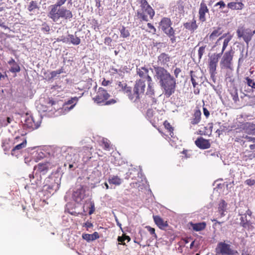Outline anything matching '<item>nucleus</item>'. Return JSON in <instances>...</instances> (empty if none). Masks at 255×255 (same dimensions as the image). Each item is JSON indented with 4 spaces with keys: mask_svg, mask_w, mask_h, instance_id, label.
Returning a JSON list of instances; mask_svg holds the SVG:
<instances>
[{
    "mask_svg": "<svg viewBox=\"0 0 255 255\" xmlns=\"http://www.w3.org/2000/svg\"><path fill=\"white\" fill-rule=\"evenodd\" d=\"M155 76L159 80V84L163 90L166 97H170L174 93L176 87V80L170 73L162 67H154Z\"/></svg>",
    "mask_w": 255,
    "mask_h": 255,
    "instance_id": "obj_1",
    "label": "nucleus"
},
{
    "mask_svg": "<svg viewBox=\"0 0 255 255\" xmlns=\"http://www.w3.org/2000/svg\"><path fill=\"white\" fill-rule=\"evenodd\" d=\"M48 16L53 21L57 22L60 18L70 20L73 17V14L71 10L65 7L50 5Z\"/></svg>",
    "mask_w": 255,
    "mask_h": 255,
    "instance_id": "obj_2",
    "label": "nucleus"
},
{
    "mask_svg": "<svg viewBox=\"0 0 255 255\" xmlns=\"http://www.w3.org/2000/svg\"><path fill=\"white\" fill-rule=\"evenodd\" d=\"M172 22L169 17H163L159 23V28L169 38L171 42L174 43L176 42L175 30L172 27Z\"/></svg>",
    "mask_w": 255,
    "mask_h": 255,
    "instance_id": "obj_3",
    "label": "nucleus"
},
{
    "mask_svg": "<svg viewBox=\"0 0 255 255\" xmlns=\"http://www.w3.org/2000/svg\"><path fill=\"white\" fill-rule=\"evenodd\" d=\"M110 96V95L107 92V90L103 88L100 87L96 93V95L95 97L93 98V100L95 103L99 105H109L115 104L116 101L114 99L107 101Z\"/></svg>",
    "mask_w": 255,
    "mask_h": 255,
    "instance_id": "obj_4",
    "label": "nucleus"
},
{
    "mask_svg": "<svg viewBox=\"0 0 255 255\" xmlns=\"http://www.w3.org/2000/svg\"><path fill=\"white\" fill-rule=\"evenodd\" d=\"M221 54H213L209 57L208 60L209 71L212 79L215 81V76L217 73L216 68L217 67L219 59L221 57Z\"/></svg>",
    "mask_w": 255,
    "mask_h": 255,
    "instance_id": "obj_5",
    "label": "nucleus"
},
{
    "mask_svg": "<svg viewBox=\"0 0 255 255\" xmlns=\"http://www.w3.org/2000/svg\"><path fill=\"white\" fill-rule=\"evenodd\" d=\"M136 14L137 18L140 21H148V15L150 19H152L155 15V11L151 6H149L144 8H139Z\"/></svg>",
    "mask_w": 255,
    "mask_h": 255,
    "instance_id": "obj_6",
    "label": "nucleus"
},
{
    "mask_svg": "<svg viewBox=\"0 0 255 255\" xmlns=\"http://www.w3.org/2000/svg\"><path fill=\"white\" fill-rule=\"evenodd\" d=\"M145 84L144 81L139 79L136 80L133 88V94L129 96L130 100L135 101L140 98L141 95H143L145 91Z\"/></svg>",
    "mask_w": 255,
    "mask_h": 255,
    "instance_id": "obj_7",
    "label": "nucleus"
},
{
    "mask_svg": "<svg viewBox=\"0 0 255 255\" xmlns=\"http://www.w3.org/2000/svg\"><path fill=\"white\" fill-rule=\"evenodd\" d=\"M234 51L232 49L225 52L220 61L221 68L232 69Z\"/></svg>",
    "mask_w": 255,
    "mask_h": 255,
    "instance_id": "obj_8",
    "label": "nucleus"
},
{
    "mask_svg": "<svg viewBox=\"0 0 255 255\" xmlns=\"http://www.w3.org/2000/svg\"><path fill=\"white\" fill-rule=\"evenodd\" d=\"M237 34L238 38H242L247 44L252 39L251 30L249 28H245L244 27H239L237 30Z\"/></svg>",
    "mask_w": 255,
    "mask_h": 255,
    "instance_id": "obj_9",
    "label": "nucleus"
},
{
    "mask_svg": "<svg viewBox=\"0 0 255 255\" xmlns=\"http://www.w3.org/2000/svg\"><path fill=\"white\" fill-rule=\"evenodd\" d=\"M215 253L216 255H230L233 254V251L229 245L220 242L215 249Z\"/></svg>",
    "mask_w": 255,
    "mask_h": 255,
    "instance_id": "obj_10",
    "label": "nucleus"
},
{
    "mask_svg": "<svg viewBox=\"0 0 255 255\" xmlns=\"http://www.w3.org/2000/svg\"><path fill=\"white\" fill-rule=\"evenodd\" d=\"M137 74L141 78L140 79L146 80L148 82H152L151 77L149 75V69L145 66L136 68Z\"/></svg>",
    "mask_w": 255,
    "mask_h": 255,
    "instance_id": "obj_11",
    "label": "nucleus"
},
{
    "mask_svg": "<svg viewBox=\"0 0 255 255\" xmlns=\"http://www.w3.org/2000/svg\"><path fill=\"white\" fill-rule=\"evenodd\" d=\"M51 167V164L49 162L46 161L44 162L39 163L34 167V170L41 174L45 175L47 173Z\"/></svg>",
    "mask_w": 255,
    "mask_h": 255,
    "instance_id": "obj_12",
    "label": "nucleus"
},
{
    "mask_svg": "<svg viewBox=\"0 0 255 255\" xmlns=\"http://www.w3.org/2000/svg\"><path fill=\"white\" fill-rule=\"evenodd\" d=\"M67 155H65V158L67 161H69V169H71L73 167V163L76 161V154L73 152V149L71 147H68L66 149Z\"/></svg>",
    "mask_w": 255,
    "mask_h": 255,
    "instance_id": "obj_13",
    "label": "nucleus"
},
{
    "mask_svg": "<svg viewBox=\"0 0 255 255\" xmlns=\"http://www.w3.org/2000/svg\"><path fill=\"white\" fill-rule=\"evenodd\" d=\"M196 145L200 149H205L210 147L211 143L209 139H206L202 137H198L195 141Z\"/></svg>",
    "mask_w": 255,
    "mask_h": 255,
    "instance_id": "obj_14",
    "label": "nucleus"
},
{
    "mask_svg": "<svg viewBox=\"0 0 255 255\" xmlns=\"http://www.w3.org/2000/svg\"><path fill=\"white\" fill-rule=\"evenodd\" d=\"M209 12V9L207 7L206 4L204 2L200 3V8L199 9V19L202 22H204L206 20L205 14Z\"/></svg>",
    "mask_w": 255,
    "mask_h": 255,
    "instance_id": "obj_15",
    "label": "nucleus"
},
{
    "mask_svg": "<svg viewBox=\"0 0 255 255\" xmlns=\"http://www.w3.org/2000/svg\"><path fill=\"white\" fill-rule=\"evenodd\" d=\"M153 218L155 224L159 229L164 230L168 226L167 222L164 221L160 216H153Z\"/></svg>",
    "mask_w": 255,
    "mask_h": 255,
    "instance_id": "obj_16",
    "label": "nucleus"
},
{
    "mask_svg": "<svg viewBox=\"0 0 255 255\" xmlns=\"http://www.w3.org/2000/svg\"><path fill=\"white\" fill-rule=\"evenodd\" d=\"M21 142L15 145L11 150V154L12 155L17 156L16 152L20 151L22 149L26 147L27 144L26 139L23 137L21 139Z\"/></svg>",
    "mask_w": 255,
    "mask_h": 255,
    "instance_id": "obj_17",
    "label": "nucleus"
},
{
    "mask_svg": "<svg viewBox=\"0 0 255 255\" xmlns=\"http://www.w3.org/2000/svg\"><path fill=\"white\" fill-rule=\"evenodd\" d=\"M184 27L190 31L193 32L195 30L198 28V25L196 23V20L193 18L190 22L184 23L183 24Z\"/></svg>",
    "mask_w": 255,
    "mask_h": 255,
    "instance_id": "obj_18",
    "label": "nucleus"
},
{
    "mask_svg": "<svg viewBox=\"0 0 255 255\" xmlns=\"http://www.w3.org/2000/svg\"><path fill=\"white\" fill-rule=\"evenodd\" d=\"M8 64L10 66V72L12 73H18L20 71V67L15 60L11 58L8 61Z\"/></svg>",
    "mask_w": 255,
    "mask_h": 255,
    "instance_id": "obj_19",
    "label": "nucleus"
},
{
    "mask_svg": "<svg viewBox=\"0 0 255 255\" xmlns=\"http://www.w3.org/2000/svg\"><path fill=\"white\" fill-rule=\"evenodd\" d=\"M170 57L165 53H162L158 57L157 62L159 65L164 66L170 61Z\"/></svg>",
    "mask_w": 255,
    "mask_h": 255,
    "instance_id": "obj_20",
    "label": "nucleus"
},
{
    "mask_svg": "<svg viewBox=\"0 0 255 255\" xmlns=\"http://www.w3.org/2000/svg\"><path fill=\"white\" fill-rule=\"evenodd\" d=\"M191 227L194 231L199 232L204 230L206 227L205 222H201L198 223H190Z\"/></svg>",
    "mask_w": 255,
    "mask_h": 255,
    "instance_id": "obj_21",
    "label": "nucleus"
},
{
    "mask_svg": "<svg viewBox=\"0 0 255 255\" xmlns=\"http://www.w3.org/2000/svg\"><path fill=\"white\" fill-rule=\"evenodd\" d=\"M255 158V149L246 150L243 154V158L244 160H252Z\"/></svg>",
    "mask_w": 255,
    "mask_h": 255,
    "instance_id": "obj_22",
    "label": "nucleus"
},
{
    "mask_svg": "<svg viewBox=\"0 0 255 255\" xmlns=\"http://www.w3.org/2000/svg\"><path fill=\"white\" fill-rule=\"evenodd\" d=\"M82 238L87 241H92L99 238V235L98 232H95L92 234H83Z\"/></svg>",
    "mask_w": 255,
    "mask_h": 255,
    "instance_id": "obj_23",
    "label": "nucleus"
},
{
    "mask_svg": "<svg viewBox=\"0 0 255 255\" xmlns=\"http://www.w3.org/2000/svg\"><path fill=\"white\" fill-rule=\"evenodd\" d=\"M73 197L76 202H81L84 198V195L82 194V189H78L74 192Z\"/></svg>",
    "mask_w": 255,
    "mask_h": 255,
    "instance_id": "obj_24",
    "label": "nucleus"
},
{
    "mask_svg": "<svg viewBox=\"0 0 255 255\" xmlns=\"http://www.w3.org/2000/svg\"><path fill=\"white\" fill-rule=\"evenodd\" d=\"M227 204L225 200H222L219 204L218 208V212L221 215V217H223L225 215L224 212L226 211Z\"/></svg>",
    "mask_w": 255,
    "mask_h": 255,
    "instance_id": "obj_25",
    "label": "nucleus"
},
{
    "mask_svg": "<svg viewBox=\"0 0 255 255\" xmlns=\"http://www.w3.org/2000/svg\"><path fill=\"white\" fill-rule=\"evenodd\" d=\"M201 113L199 110H196L195 111L193 115V117L191 119V123L192 125H197L201 121Z\"/></svg>",
    "mask_w": 255,
    "mask_h": 255,
    "instance_id": "obj_26",
    "label": "nucleus"
},
{
    "mask_svg": "<svg viewBox=\"0 0 255 255\" xmlns=\"http://www.w3.org/2000/svg\"><path fill=\"white\" fill-rule=\"evenodd\" d=\"M146 95L152 99L153 102H155V99L153 97V96L154 95V91L153 87L152 82H148V87Z\"/></svg>",
    "mask_w": 255,
    "mask_h": 255,
    "instance_id": "obj_27",
    "label": "nucleus"
},
{
    "mask_svg": "<svg viewBox=\"0 0 255 255\" xmlns=\"http://www.w3.org/2000/svg\"><path fill=\"white\" fill-rule=\"evenodd\" d=\"M39 3L36 0H32L29 2L27 9L29 12L34 11L36 9H39Z\"/></svg>",
    "mask_w": 255,
    "mask_h": 255,
    "instance_id": "obj_28",
    "label": "nucleus"
},
{
    "mask_svg": "<svg viewBox=\"0 0 255 255\" xmlns=\"http://www.w3.org/2000/svg\"><path fill=\"white\" fill-rule=\"evenodd\" d=\"M118 88L125 92L128 93L130 92V88L127 86L126 83L123 82H119L118 83Z\"/></svg>",
    "mask_w": 255,
    "mask_h": 255,
    "instance_id": "obj_29",
    "label": "nucleus"
},
{
    "mask_svg": "<svg viewBox=\"0 0 255 255\" xmlns=\"http://www.w3.org/2000/svg\"><path fill=\"white\" fill-rule=\"evenodd\" d=\"M108 182L111 184L120 185L122 183V179L118 176H113L109 178Z\"/></svg>",
    "mask_w": 255,
    "mask_h": 255,
    "instance_id": "obj_30",
    "label": "nucleus"
},
{
    "mask_svg": "<svg viewBox=\"0 0 255 255\" xmlns=\"http://www.w3.org/2000/svg\"><path fill=\"white\" fill-rule=\"evenodd\" d=\"M222 33L221 31V28L218 27V28L213 30V31L209 36V39L211 40H213L218 37Z\"/></svg>",
    "mask_w": 255,
    "mask_h": 255,
    "instance_id": "obj_31",
    "label": "nucleus"
},
{
    "mask_svg": "<svg viewBox=\"0 0 255 255\" xmlns=\"http://www.w3.org/2000/svg\"><path fill=\"white\" fill-rule=\"evenodd\" d=\"M241 225L242 226H243L245 228H249L250 226H251V224L249 221L247 219V216L246 215H244L241 218Z\"/></svg>",
    "mask_w": 255,
    "mask_h": 255,
    "instance_id": "obj_32",
    "label": "nucleus"
},
{
    "mask_svg": "<svg viewBox=\"0 0 255 255\" xmlns=\"http://www.w3.org/2000/svg\"><path fill=\"white\" fill-rule=\"evenodd\" d=\"M233 36L231 35H229L227 37H226L223 42V47L222 49V51L220 54H221V55L223 54L224 51L226 49L227 46L228 45V44L229 42L231 40Z\"/></svg>",
    "mask_w": 255,
    "mask_h": 255,
    "instance_id": "obj_33",
    "label": "nucleus"
},
{
    "mask_svg": "<svg viewBox=\"0 0 255 255\" xmlns=\"http://www.w3.org/2000/svg\"><path fill=\"white\" fill-rule=\"evenodd\" d=\"M78 101V98L77 97L72 98L70 100H69L65 103V106L68 105H72L69 108V110L72 109L75 106L76 102Z\"/></svg>",
    "mask_w": 255,
    "mask_h": 255,
    "instance_id": "obj_34",
    "label": "nucleus"
},
{
    "mask_svg": "<svg viewBox=\"0 0 255 255\" xmlns=\"http://www.w3.org/2000/svg\"><path fill=\"white\" fill-rule=\"evenodd\" d=\"M68 37L69 39H70L71 42L74 45H78L81 42L80 39L74 35L69 34Z\"/></svg>",
    "mask_w": 255,
    "mask_h": 255,
    "instance_id": "obj_35",
    "label": "nucleus"
},
{
    "mask_svg": "<svg viewBox=\"0 0 255 255\" xmlns=\"http://www.w3.org/2000/svg\"><path fill=\"white\" fill-rule=\"evenodd\" d=\"M54 183L51 185H49L48 188L56 191L60 187L59 180L58 178H56V179H54Z\"/></svg>",
    "mask_w": 255,
    "mask_h": 255,
    "instance_id": "obj_36",
    "label": "nucleus"
},
{
    "mask_svg": "<svg viewBox=\"0 0 255 255\" xmlns=\"http://www.w3.org/2000/svg\"><path fill=\"white\" fill-rule=\"evenodd\" d=\"M164 126L166 129L168 130V132H169V134L172 136V134H173V128L170 124V123L167 121H165L164 122Z\"/></svg>",
    "mask_w": 255,
    "mask_h": 255,
    "instance_id": "obj_37",
    "label": "nucleus"
},
{
    "mask_svg": "<svg viewBox=\"0 0 255 255\" xmlns=\"http://www.w3.org/2000/svg\"><path fill=\"white\" fill-rule=\"evenodd\" d=\"M121 36L123 38H126L129 36L130 33L129 31L126 29L125 26H123L120 30Z\"/></svg>",
    "mask_w": 255,
    "mask_h": 255,
    "instance_id": "obj_38",
    "label": "nucleus"
},
{
    "mask_svg": "<svg viewBox=\"0 0 255 255\" xmlns=\"http://www.w3.org/2000/svg\"><path fill=\"white\" fill-rule=\"evenodd\" d=\"M64 72V69L62 67L57 70L53 71L50 72L51 78H54L57 76L58 75L63 73Z\"/></svg>",
    "mask_w": 255,
    "mask_h": 255,
    "instance_id": "obj_39",
    "label": "nucleus"
},
{
    "mask_svg": "<svg viewBox=\"0 0 255 255\" xmlns=\"http://www.w3.org/2000/svg\"><path fill=\"white\" fill-rule=\"evenodd\" d=\"M139 4V8H144L150 6L146 0H137Z\"/></svg>",
    "mask_w": 255,
    "mask_h": 255,
    "instance_id": "obj_40",
    "label": "nucleus"
},
{
    "mask_svg": "<svg viewBox=\"0 0 255 255\" xmlns=\"http://www.w3.org/2000/svg\"><path fill=\"white\" fill-rule=\"evenodd\" d=\"M139 4V8H144L150 6L146 0H137Z\"/></svg>",
    "mask_w": 255,
    "mask_h": 255,
    "instance_id": "obj_41",
    "label": "nucleus"
},
{
    "mask_svg": "<svg viewBox=\"0 0 255 255\" xmlns=\"http://www.w3.org/2000/svg\"><path fill=\"white\" fill-rule=\"evenodd\" d=\"M246 80L247 85L249 87H252L253 89H255V82L253 80L247 77L246 78Z\"/></svg>",
    "mask_w": 255,
    "mask_h": 255,
    "instance_id": "obj_42",
    "label": "nucleus"
},
{
    "mask_svg": "<svg viewBox=\"0 0 255 255\" xmlns=\"http://www.w3.org/2000/svg\"><path fill=\"white\" fill-rule=\"evenodd\" d=\"M231 95H232V97L233 98V100L235 102H237L239 100V97H238V91L236 89H234L233 91H232L231 92Z\"/></svg>",
    "mask_w": 255,
    "mask_h": 255,
    "instance_id": "obj_43",
    "label": "nucleus"
},
{
    "mask_svg": "<svg viewBox=\"0 0 255 255\" xmlns=\"http://www.w3.org/2000/svg\"><path fill=\"white\" fill-rule=\"evenodd\" d=\"M145 228L148 231V232L155 238H157V235L155 232V229L150 226H147L145 227Z\"/></svg>",
    "mask_w": 255,
    "mask_h": 255,
    "instance_id": "obj_44",
    "label": "nucleus"
},
{
    "mask_svg": "<svg viewBox=\"0 0 255 255\" xmlns=\"http://www.w3.org/2000/svg\"><path fill=\"white\" fill-rule=\"evenodd\" d=\"M206 46H201L198 49V58L199 59L202 58L203 54L205 53V50Z\"/></svg>",
    "mask_w": 255,
    "mask_h": 255,
    "instance_id": "obj_45",
    "label": "nucleus"
},
{
    "mask_svg": "<svg viewBox=\"0 0 255 255\" xmlns=\"http://www.w3.org/2000/svg\"><path fill=\"white\" fill-rule=\"evenodd\" d=\"M147 26L148 27V28L150 29L149 30V32H151L153 34H155L156 31V29L155 28V27L150 23H147Z\"/></svg>",
    "mask_w": 255,
    "mask_h": 255,
    "instance_id": "obj_46",
    "label": "nucleus"
},
{
    "mask_svg": "<svg viewBox=\"0 0 255 255\" xmlns=\"http://www.w3.org/2000/svg\"><path fill=\"white\" fill-rule=\"evenodd\" d=\"M90 205V207H89V214L92 215L94 213L95 210V204L94 202H91Z\"/></svg>",
    "mask_w": 255,
    "mask_h": 255,
    "instance_id": "obj_47",
    "label": "nucleus"
},
{
    "mask_svg": "<svg viewBox=\"0 0 255 255\" xmlns=\"http://www.w3.org/2000/svg\"><path fill=\"white\" fill-rule=\"evenodd\" d=\"M212 127H210V128L211 129H208L207 127H205L204 128L207 130H205V131H202V133H201L200 134L201 135H210L212 133Z\"/></svg>",
    "mask_w": 255,
    "mask_h": 255,
    "instance_id": "obj_48",
    "label": "nucleus"
},
{
    "mask_svg": "<svg viewBox=\"0 0 255 255\" xmlns=\"http://www.w3.org/2000/svg\"><path fill=\"white\" fill-rule=\"evenodd\" d=\"M2 123H1V126H6L8 124H9L11 122V119L9 117H7L6 120H2Z\"/></svg>",
    "mask_w": 255,
    "mask_h": 255,
    "instance_id": "obj_49",
    "label": "nucleus"
},
{
    "mask_svg": "<svg viewBox=\"0 0 255 255\" xmlns=\"http://www.w3.org/2000/svg\"><path fill=\"white\" fill-rule=\"evenodd\" d=\"M193 72L192 71L191 72V82H192V85L194 87H195L196 86V85H197L198 84V82L196 81V79L195 78V76L194 75H193Z\"/></svg>",
    "mask_w": 255,
    "mask_h": 255,
    "instance_id": "obj_50",
    "label": "nucleus"
},
{
    "mask_svg": "<svg viewBox=\"0 0 255 255\" xmlns=\"http://www.w3.org/2000/svg\"><path fill=\"white\" fill-rule=\"evenodd\" d=\"M66 0H57L56 3L52 5L57 6L58 7H62V6L65 3Z\"/></svg>",
    "mask_w": 255,
    "mask_h": 255,
    "instance_id": "obj_51",
    "label": "nucleus"
},
{
    "mask_svg": "<svg viewBox=\"0 0 255 255\" xmlns=\"http://www.w3.org/2000/svg\"><path fill=\"white\" fill-rule=\"evenodd\" d=\"M154 111L152 109H148L147 111L146 115L150 120H152L153 117Z\"/></svg>",
    "mask_w": 255,
    "mask_h": 255,
    "instance_id": "obj_52",
    "label": "nucleus"
},
{
    "mask_svg": "<svg viewBox=\"0 0 255 255\" xmlns=\"http://www.w3.org/2000/svg\"><path fill=\"white\" fill-rule=\"evenodd\" d=\"M102 143L103 144L104 149L109 150L110 148V143L107 140L103 139Z\"/></svg>",
    "mask_w": 255,
    "mask_h": 255,
    "instance_id": "obj_53",
    "label": "nucleus"
},
{
    "mask_svg": "<svg viewBox=\"0 0 255 255\" xmlns=\"http://www.w3.org/2000/svg\"><path fill=\"white\" fill-rule=\"evenodd\" d=\"M246 184L249 186H252L255 184V180L252 179H248L245 181Z\"/></svg>",
    "mask_w": 255,
    "mask_h": 255,
    "instance_id": "obj_54",
    "label": "nucleus"
},
{
    "mask_svg": "<svg viewBox=\"0 0 255 255\" xmlns=\"http://www.w3.org/2000/svg\"><path fill=\"white\" fill-rule=\"evenodd\" d=\"M218 5L220 6V8H224L226 7V4H225V2L222 0H221V1L217 2L215 4V6H217Z\"/></svg>",
    "mask_w": 255,
    "mask_h": 255,
    "instance_id": "obj_55",
    "label": "nucleus"
},
{
    "mask_svg": "<svg viewBox=\"0 0 255 255\" xmlns=\"http://www.w3.org/2000/svg\"><path fill=\"white\" fill-rule=\"evenodd\" d=\"M118 241L119 242V244H122V245H126V243H125V239H124V238L123 236H119L118 238Z\"/></svg>",
    "mask_w": 255,
    "mask_h": 255,
    "instance_id": "obj_56",
    "label": "nucleus"
},
{
    "mask_svg": "<svg viewBox=\"0 0 255 255\" xmlns=\"http://www.w3.org/2000/svg\"><path fill=\"white\" fill-rule=\"evenodd\" d=\"M181 72L180 68H176L174 70V74L176 78L178 77L179 74Z\"/></svg>",
    "mask_w": 255,
    "mask_h": 255,
    "instance_id": "obj_57",
    "label": "nucleus"
},
{
    "mask_svg": "<svg viewBox=\"0 0 255 255\" xmlns=\"http://www.w3.org/2000/svg\"><path fill=\"white\" fill-rule=\"evenodd\" d=\"M189 242L188 239H184L182 240L180 242L179 244H181V245H183V247H185V246L186 244H187Z\"/></svg>",
    "mask_w": 255,
    "mask_h": 255,
    "instance_id": "obj_58",
    "label": "nucleus"
},
{
    "mask_svg": "<svg viewBox=\"0 0 255 255\" xmlns=\"http://www.w3.org/2000/svg\"><path fill=\"white\" fill-rule=\"evenodd\" d=\"M111 82L109 80H106L105 79H104L102 82V85L104 86H107L109 84H111Z\"/></svg>",
    "mask_w": 255,
    "mask_h": 255,
    "instance_id": "obj_59",
    "label": "nucleus"
},
{
    "mask_svg": "<svg viewBox=\"0 0 255 255\" xmlns=\"http://www.w3.org/2000/svg\"><path fill=\"white\" fill-rule=\"evenodd\" d=\"M203 113L207 118L209 117L210 115V113L206 108H203Z\"/></svg>",
    "mask_w": 255,
    "mask_h": 255,
    "instance_id": "obj_60",
    "label": "nucleus"
},
{
    "mask_svg": "<svg viewBox=\"0 0 255 255\" xmlns=\"http://www.w3.org/2000/svg\"><path fill=\"white\" fill-rule=\"evenodd\" d=\"M245 138L248 141H251L253 143L255 141V137H253L251 136H249L248 135H246L245 137Z\"/></svg>",
    "mask_w": 255,
    "mask_h": 255,
    "instance_id": "obj_61",
    "label": "nucleus"
},
{
    "mask_svg": "<svg viewBox=\"0 0 255 255\" xmlns=\"http://www.w3.org/2000/svg\"><path fill=\"white\" fill-rule=\"evenodd\" d=\"M36 154H37V158L39 157V159L43 158V157L44 156V153L42 151H40L39 152H37Z\"/></svg>",
    "mask_w": 255,
    "mask_h": 255,
    "instance_id": "obj_62",
    "label": "nucleus"
},
{
    "mask_svg": "<svg viewBox=\"0 0 255 255\" xmlns=\"http://www.w3.org/2000/svg\"><path fill=\"white\" fill-rule=\"evenodd\" d=\"M85 227H86L87 228H91L93 227V224L91 222H87L85 223Z\"/></svg>",
    "mask_w": 255,
    "mask_h": 255,
    "instance_id": "obj_63",
    "label": "nucleus"
},
{
    "mask_svg": "<svg viewBox=\"0 0 255 255\" xmlns=\"http://www.w3.org/2000/svg\"><path fill=\"white\" fill-rule=\"evenodd\" d=\"M249 148H250V149H251V150L255 149V141L249 145Z\"/></svg>",
    "mask_w": 255,
    "mask_h": 255,
    "instance_id": "obj_64",
    "label": "nucleus"
}]
</instances>
